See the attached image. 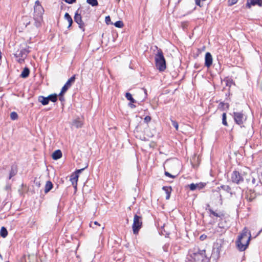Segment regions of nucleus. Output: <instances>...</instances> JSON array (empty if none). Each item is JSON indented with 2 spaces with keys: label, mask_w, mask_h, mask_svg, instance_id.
<instances>
[{
  "label": "nucleus",
  "mask_w": 262,
  "mask_h": 262,
  "mask_svg": "<svg viewBox=\"0 0 262 262\" xmlns=\"http://www.w3.org/2000/svg\"><path fill=\"white\" fill-rule=\"evenodd\" d=\"M251 237V235L250 232H249L246 227H245L241 233L238 235L237 239L236 241V246L240 251H244L247 249Z\"/></svg>",
  "instance_id": "obj_1"
},
{
  "label": "nucleus",
  "mask_w": 262,
  "mask_h": 262,
  "mask_svg": "<svg viewBox=\"0 0 262 262\" xmlns=\"http://www.w3.org/2000/svg\"><path fill=\"white\" fill-rule=\"evenodd\" d=\"M192 262H209L210 258L207 256L205 250H200L195 247L189 251Z\"/></svg>",
  "instance_id": "obj_2"
},
{
  "label": "nucleus",
  "mask_w": 262,
  "mask_h": 262,
  "mask_svg": "<svg viewBox=\"0 0 262 262\" xmlns=\"http://www.w3.org/2000/svg\"><path fill=\"white\" fill-rule=\"evenodd\" d=\"M155 64L160 72H163L166 68V60L161 49L158 50L155 56Z\"/></svg>",
  "instance_id": "obj_3"
},
{
  "label": "nucleus",
  "mask_w": 262,
  "mask_h": 262,
  "mask_svg": "<svg viewBox=\"0 0 262 262\" xmlns=\"http://www.w3.org/2000/svg\"><path fill=\"white\" fill-rule=\"evenodd\" d=\"M142 226V217L135 214L134 217V222L132 226L134 234H138Z\"/></svg>",
  "instance_id": "obj_4"
},
{
  "label": "nucleus",
  "mask_w": 262,
  "mask_h": 262,
  "mask_svg": "<svg viewBox=\"0 0 262 262\" xmlns=\"http://www.w3.org/2000/svg\"><path fill=\"white\" fill-rule=\"evenodd\" d=\"M30 52L29 47L28 48L23 49L20 51H17L14 54L15 57L17 58V61L22 63L27 57L28 54Z\"/></svg>",
  "instance_id": "obj_5"
},
{
  "label": "nucleus",
  "mask_w": 262,
  "mask_h": 262,
  "mask_svg": "<svg viewBox=\"0 0 262 262\" xmlns=\"http://www.w3.org/2000/svg\"><path fill=\"white\" fill-rule=\"evenodd\" d=\"M231 180L232 183L236 184H239L244 181L243 175L237 170H234L232 172Z\"/></svg>",
  "instance_id": "obj_6"
},
{
  "label": "nucleus",
  "mask_w": 262,
  "mask_h": 262,
  "mask_svg": "<svg viewBox=\"0 0 262 262\" xmlns=\"http://www.w3.org/2000/svg\"><path fill=\"white\" fill-rule=\"evenodd\" d=\"M233 117L235 122L239 125L243 124L244 122L246 120V117L243 112H233Z\"/></svg>",
  "instance_id": "obj_7"
},
{
  "label": "nucleus",
  "mask_w": 262,
  "mask_h": 262,
  "mask_svg": "<svg viewBox=\"0 0 262 262\" xmlns=\"http://www.w3.org/2000/svg\"><path fill=\"white\" fill-rule=\"evenodd\" d=\"M79 9L77 10L74 16V21L77 23L79 28H80L83 31H84L85 24L82 20L81 16L80 14L78 13Z\"/></svg>",
  "instance_id": "obj_8"
},
{
  "label": "nucleus",
  "mask_w": 262,
  "mask_h": 262,
  "mask_svg": "<svg viewBox=\"0 0 262 262\" xmlns=\"http://www.w3.org/2000/svg\"><path fill=\"white\" fill-rule=\"evenodd\" d=\"M75 75H73L70 79H69L67 82L65 83V84L62 88V91H67L69 88H70L72 84L75 82Z\"/></svg>",
  "instance_id": "obj_9"
},
{
  "label": "nucleus",
  "mask_w": 262,
  "mask_h": 262,
  "mask_svg": "<svg viewBox=\"0 0 262 262\" xmlns=\"http://www.w3.org/2000/svg\"><path fill=\"white\" fill-rule=\"evenodd\" d=\"M258 5L259 7L262 6V0H247L246 7L250 9L252 6Z\"/></svg>",
  "instance_id": "obj_10"
},
{
  "label": "nucleus",
  "mask_w": 262,
  "mask_h": 262,
  "mask_svg": "<svg viewBox=\"0 0 262 262\" xmlns=\"http://www.w3.org/2000/svg\"><path fill=\"white\" fill-rule=\"evenodd\" d=\"M206 185V184L205 183H199L196 184L191 183L189 185V187L190 190L194 191L196 189L200 190L203 188Z\"/></svg>",
  "instance_id": "obj_11"
},
{
  "label": "nucleus",
  "mask_w": 262,
  "mask_h": 262,
  "mask_svg": "<svg viewBox=\"0 0 262 262\" xmlns=\"http://www.w3.org/2000/svg\"><path fill=\"white\" fill-rule=\"evenodd\" d=\"M212 57L210 53L207 52L205 57V66L209 68L212 64Z\"/></svg>",
  "instance_id": "obj_12"
},
{
  "label": "nucleus",
  "mask_w": 262,
  "mask_h": 262,
  "mask_svg": "<svg viewBox=\"0 0 262 262\" xmlns=\"http://www.w3.org/2000/svg\"><path fill=\"white\" fill-rule=\"evenodd\" d=\"M18 172L17 166L16 164H13L11 166V169L9 171V177L8 178V180L11 179L14 176H15Z\"/></svg>",
  "instance_id": "obj_13"
},
{
  "label": "nucleus",
  "mask_w": 262,
  "mask_h": 262,
  "mask_svg": "<svg viewBox=\"0 0 262 262\" xmlns=\"http://www.w3.org/2000/svg\"><path fill=\"white\" fill-rule=\"evenodd\" d=\"M44 10L42 6H34V15L42 16Z\"/></svg>",
  "instance_id": "obj_14"
},
{
  "label": "nucleus",
  "mask_w": 262,
  "mask_h": 262,
  "mask_svg": "<svg viewBox=\"0 0 262 262\" xmlns=\"http://www.w3.org/2000/svg\"><path fill=\"white\" fill-rule=\"evenodd\" d=\"M206 210H208V211L210 212V214H212L213 215V216H216V217H222L224 216V214L223 213H217L216 212H215V211H214L211 208H210V205L209 204H207L206 205Z\"/></svg>",
  "instance_id": "obj_15"
},
{
  "label": "nucleus",
  "mask_w": 262,
  "mask_h": 262,
  "mask_svg": "<svg viewBox=\"0 0 262 262\" xmlns=\"http://www.w3.org/2000/svg\"><path fill=\"white\" fill-rule=\"evenodd\" d=\"M33 18L34 20V26L36 28L41 27L42 22V16L34 15Z\"/></svg>",
  "instance_id": "obj_16"
},
{
  "label": "nucleus",
  "mask_w": 262,
  "mask_h": 262,
  "mask_svg": "<svg viewBox=\"0 0 262 262\" xmlns=\"http://www.w3.org/2000/svg\"><path fill=\"white\" fill-rule=\"evenodd\" d=\"M78 175L77 173H73L70 177V181L75 188L77 187Z\"/></svg>",
  "instance_id": "obj_17"
},
{
  "label": "nucleus",
  "mask_w": 262,
  "mask_h": 262,
  "mask_svg": "<svg viewBox=\"0 0 262 262\" xmlns=\"http://www.w3.org/2000/svg\"><path fill=\"white\" fill-rule=\"evenodd\" d=\"M83 125L82 122L79 119H76L73 121L72 126L77 128H80Z\"/></svg>",
  "instance_id": "obj_18"
},
{
  "label": "nucleus",
  "mask_w": 262,
  "mask_h": 262,
  "mask_svg": "<svg viewBox=\"0 0 262 262\" xmlns=\"http://www.w3.org/2000/svg\"><path fill=\"white\" fill-rule=\"evenodd\" d=\"M162 189L165 192L166 194V199L168 200L170 196V193L172 190L171 187L163 186Z\"/></svg>",
  "instance_id": "obj_19"
},
{
  "label": "nucleus",
  "mask_w": 262,
  "mask_h": 262,
  "mask_svg": "<svg viewBox=\"0 0 262 262\" xmlns=\"http://www.w3.org/2000/svg\"><path fill=\"white\" fill-rule=\"evenodd\" d=\"M62 157V152L60 150H55L52 154V158L54 160H58Z\"/></svg>",
  "instance_id": "obj_20"
},
{
  "label": "nucleus",
  "mask_w": 262,
  "mask_h": 262,
  "mask_svg": "<svg viewBox=\"0 0 262 262\" xmlns=\"http://www.w3.org/2000/svg\"><path fill=\"white\" fill-rule=\"evenodd\" d=\"M38 101L43 105H46L49 103L47 97H44L43 96H39L38 98Z\"/></svg>",
  "instance_id": "obj_21"
},
{
  "label": "nucleus",
  "mask_w": 262,
  "mask_h": 262,
  "mask_svg": "<svg viewBox=\"0 0 262 262\" xmlns=\"http://www.w3.org/2000/svg\"><path fill=\"white\" fill-rule=\"evenodd\" d=\"M53 187L52 183L50 181H47L45 187V192L46 193L49 192L53 188Z\"/></svg>",
  "instance_id": "obj_22"
},
{
  "label": "nucleus",
  "mask_w": 262,
  "mask_h": 262,
  "mask_svg": "<svg viewBox=\"0 0 262 262\" xmlns=\"http://www.w3.org/2000/svg\"><path fill=\"white\" fill-rule=\"evenodd\" d=\"M58 95L56 94H53L49 95L47 98L48 99V101H51L52 102H55L57 101L58 99Z\"/></svg>",
  "instance_id": "obj_23"
},
{
  "label": "nucleus",
  "mask_w": 262,
  "mask_h": 262,
  "mask_svg": "<svg viewBox=\"0 0 262 262\" xmlns=\"http://www.w3.org/2000/svg\"><path fill=\"white\" fill-rule=\"evenodd\" d=\"M64 18L65 19L67 20V21L69 23V26L68 28H69L73 23V19L70 15L68 13H66V14H64Z\"/></svg>",
  "instance_id": "obj_24"
},
{
  "label": "nucleus",
  "mask_w": 262,
  "mask_h": 262,
  "mask_svg": "<svg viewBox=\"0 0 262 262\" xmlns=\"http://www.w3.org/2000/svg\"><path fill=\"white\" fill-rule=\"evenodd\" d=\"M30 73V70L29 68L26 67L24 69L23 71H22L20 76L23 78H27L28 77Z\"/></svg>",
  "instance_id": "obj_25"
},
{
  "label": "nucleus",
  "mask_w": 262,
  "mask_h": 262,
  "mask_svg": "<svg viewBox=\"0 0 262 262\" xmlns=\"http://www.w3.org/2000/svg\"><path fill=\"white\" fill-rule=\"evenodd\" d=\"M217 188L219 190H220V189H222L223 190L226 191L227 192L231 193V188L229 185H222L220 186V187H218Z\"/></svg>",
  "instance_id": "obj_26"
},
{
  "label": "nucleus",
  "mask_w": 262,
  "mask_h": 262,
  "mask_svg": "<svg viewBox=\"0 0 262 262\" xmlns=\"http://www.w3.org/2000/svg\"><path fill=\"white\" fill-rule=\"evenodd\" d=\"M8 234L7 229L5 227H2L0 230V235L3 238H5L7 236Z\"/></svg>",
  "instance_id": "obj_27"
},
{
  "label": "nucleus",
  "mask_w": 262,
  "mask_h": 262,
  "mask_svg": "<svg viewBox=\"0 0 262 262\" xmlns=\"http://www.w3.org/2000/svg\"><path fill=\"white\" fill-rule=\"evenodd\" d=\"M125 97L131 103H135V102H136V100L134 99L133 98L132 94L130 93H126V94H125Z\"/></svg>",
  "instance_id": "obj_28"
},
{
  "label": "nucleus",
  "mask_w": 262,
  "mask_h": 262,
  "mask_svg": "<svg viewBox=\"0 0 262 262\" xmlns=\"http://www.w3.org/2000/svg\"><path fill=\"white\" fill-rule=\"evenodd\" d=\"M4 190L8 193L10 192L11 191V184L8 181L6 182V185L4 187Z\"/></svg>",
  "instance_id": "obj_29"
},
{
  "label": "nucleus",
  "mask_w": 262,
  "mask_h": 262,
  "mask_svg": "<svg viewBox=\"0 0 262 262\" xmlns=\"http://www.w3.org/2000/svg\"><path fill=\"white\" fill-rule=\"evenodd\" d=\"M86 2L93 7L97 6L98 5L97 0H86Z\"/></svg>",
  "instance_id": "obj_30"
},
{
  "label": "nucleus",
  "mask_w": 262,
  "mask_h": 262,
  "mask_svg": "<svg viewBox=\"0 0 262 262\" xmlns=\"http://www.w3.org/2000/svg\"><path fill=\"white\" fill-rule=\"evenodd\" d=\"M222 123L225 126H228V123L226 120V114L224 113L222 115Z\"/></svg>",
  "instance_id": "obj_31"
},
{
  "label": "nucleus",
  "mask_w": 262,
  "mask_h": 262,
  "mask_svg": "<svg viewBox=\"0 0 262 262\" xmlns=\"http://www.w3.org/2000/svg\"><path fill=\"white\" fill-rule=\"evenodd\" d=\"M213 256H215L218 257L220 255V250L219 248H217L216 249L214 248L212 251Z\"/></svg>",
  "instance_id": "obj_32"
},
{
  "label": "nucleus",
  "mask_w": 262,
  "mask_h": 262,
  "mask_svg": "<svg viewBox=\"0 0 262 262\" xmlns=\"http://www.w3.org/2000/svg\"><path fill=\"white\" fill-rule=\"evenodd\" d=\"M114 25L116 27L121 28L123 26V23L122 21L118 20L115 23Z\"/></svg>",
  "instance_id": "obj_33"
},
{
  "label": "nucleus",
  "mask_w": 262,
  "mask_h": 262,
  "mask_svg": "<svg viewBox=\"0 0 262 262\" xmlns=\"http://www.w3.org/2000/svg\"><path fill=\"white\" fill-rule=\"evenodd\" d=\"M172 125L174 126V127L176 128L177 130H178L179 129V124L178 122H177L175 120H173L171 119H170Z\"/></svg>",
  "instance_id": "obj_34"
},
{
  "label": "nucleus",
  "mask_w": 262,
  "mask_h": 262,
  "mask_svg": "<svg viewBox=\"0 0 262 262\" xmlns=\"http://www.w3.org/2000/svg\"><path fill=\"white\" fill-rule=\"evenodd\" d=\"M10 118L12 120H15L17 119L18 115L16 112H13L10 114Z\"/></svg>",
  "instance_id": "obj_35"
},
{
  "label": "nucleus",
  "mask_w": 262,
  "mask_h": 262,
  "mask_svg": "<svg viewBox=\"0 0 262 262\" xmlns=\"http://www.w3.org/2000/svg\"><path fill=\"white\" fill-rule=\"evenodd\" d=\"M238 0H228V6H231L237 3Z\"/></svg>",
  "instance_id": "obj_36"
},
{
  "label": "nucleus",
  "mask_w": 262,
  "mask_h": 262,
  "mask_svg": "<svg viewBox=\"0 0 262 262\" xmlns=\"http://www.w3.org/2000/svg\"><path fill=\"white\" fill-rule=\"evenodd\" d=\"M105 21L107 25L111 24V17H110V16H107L105 17Z\"/></svg>",
  "instance_id": "obj_37"
},
{
  "label": "nucleus",
  "mask_w": 262,
  "mask_h": 262,
  "mask_svg": "<svg viewBox=\"0 0 262 262\" xmlns=\"http://www.w3.org/2000/svg\"><path fill=\"white\" fill-rule=\"evenodd\" d=\"M233 82L232 80L228 79L226 80V85L228 86H231V85L233 84Z\"/></svg>",
  "instance_id": "obj_38"
},
{
  "label": "nucleus",
  "mask_w": 262,
  "mask_h": 262,
  "mask_svg": "<svg viewBox=\"0 0 262 262\" xmlns=\"http://www.w3.org/2000/svg\"><path fill=\"white\" fill-rule=\"evenodd\" d=\"M165 175L171 178H175L176 177V176L172 175L167 171H165Z\"/></svg>",
  "instance_id": "obj_39"
},
{
  "label": "nucleus",
  "mask_w": 262,
  "mask_h": 262,
  "mask_svg": "<svg viewBox=\"0 0 262 262\" xmlns=\"http://www.w3.org/2000/svg\"><path fill=\"white\" fill-rule=\"evenodd\" d=\"M144 122L146 123H148L151 120V117L149 116H147L144 118Z\"/></svg>",
  "instance_id": "obj_40"
},
{
  "label": "nucleus",
  "mask_w": 262,
  "mask_h": 262,
  "mask_svg": "<svg viewBox=\"0 0 262 262\" xmlns=\"http://www.w3.org/2000/svg\"><path fill=\"white\" fill-rule=\"evenodd\" d=\"M220 104L222 105V106H225L227 108H228L229 107V104L228 103H224L223 102H221Z\"/></svg>",
  "instance_id": "obj_41"
},
{
  "label": "nucleus",
  "mask_w": 262,
  "mask_h": 262,
  "mask_svg": "<svg viewBox=\"0 0 262 262\" xmlns=\"http://www.w3.org/2000/svg\"><path fill=\"white\" fill-rule=\"evenodd\" d=\"M64 1L68 4H73L76 2V0H64Z\"/></svg>",
  "instance_id": "obj_42"
},
{
  "label": "nucleus",
  "mask_w": 262,
  "mask_h": 262,
  "mask_svg": "<svg viewBox=\"0 0 262 262\" xmlns=\"http://www.w3.org/2000/svg\"><path fill=\"white\" fill-rule=\"evenodd\" d=\"M67 91H63L62 88L61 89L60 93L58 95L59 97H62L64 93H65Z\"/></svg>",
  "instance_id": "obj_43"
},
{
  "label": "nucleus",
  "mask_w": 262,
  "mask_h": 262,
  "mask_svg": "<svg viewBox=\"0 0 262 262\" xmlns=\"http://www.w3.org/2000/svg\"><path fill=\"white\" fill-rule=\"evenodd\" d=\"M84 169V168H82V169H78L77 170L75 173H77L78 175V173H80L82 170H83Z\"/></svg>",
  "instance_id": "obj_44"
},
{
  "label": "nucleus",
  "mask_w": 262,
  "mask_h": 262,
  "mask_svg": "<svg viewBox=\"0 0 262 262\" xmlns=\"http://www.w3.org/2000/svg\"><path fill=\"white\" fill-rule=\"evenodd\" d=\"M129 106L131 107V108H135L136 107V106L133 104H132V103L130 102L129 103Z\"/></svg>",
  "instance_id": "obj_45"
},
{
  "label": "nucleus",
  "mask_w": 262,
  "mask_h": 262,
  "mask_svg": "<svg viewBox=\"0 0 262 262\" xmlns=\"http://www.w3.org/2000/svg\"><path fill=\"white\" fill-rule=\"evenodd\" d=\"M35 6H41L39 1H36L35 3Z\"/></svg>",
  "instance_id": "obj_46"
},
{
  "label": "nucleus",
  "mask_w": 262,
  "mask_h": 262,
  "mask_svg": "<svg viewBox=\"0 0 262 262\" xmlns=\"http://www.w3.org/2000/svg\"><path fill=\"white\" fill-rule=\"evenodd\" d=\"M59 100H60V101H61V102L64 101V100H65V99H64V97H63V96H62V97H59Z\"/></svg>",
  "instance_id": "obj_47"
},
{
  "label": "nucleus",
  "mask_w": 262,
  "mask_h": 262,
  "mask_svg": "<svg viewBox=\"0 0 262 262\" xmlns=\"http://www.w3.org/2000/svg\"><path fill=\"white\" fill-rule=\"evenodd\" d=\"M93 224L95 225H97V226H100V225L99 224L98 222H97V221H95Z\"/></svg>",
  "instance_id": "obj_48"
},
{
  "label": "nucleus",
  "mask_w": 262,
  "mask_h": 262,
  "mask_svg": "<svg viewBox=\"0 0 262 262\" xmlns=\"http://www.w3.org/2000/svg\"><path fill=\"white\" fill-rule=\"evenodd\" d=\"M204 238H205V237H204L203 235H201V236H200V239H201V240H203V239H204Z\"/></svg>",
  "instance_id": "obj_49"
},
{
  "label": "nucleus",
  "mask_w": 262,
  "mask_h": 262,
  "mask_svg": "<svg viewBox=\"0 0 262 262\" xmlns=\"http://www.w3.org/2000/svg\"><path fill=\"white\" fill-rule=\"evenodd\" d=\"M30 22L29 21L28 23H27L26 24V27H27L30 24Z\"/></svg>",
  "instance_id": "obj_50"
},
{
  "label": "nucleus",
  "mask_w": 262,
  "mask_h": 262,
  "mask_svg": "<svg viewBox=\"0 0 262 262\" xmlns=\"http://www.w3.org/2000/svg\"><path fill=\"white\" fill-rule=\"evenodd\" d=\"M92 224H93V223H92V222H91V223H90V227H92V228H94V226H93Z\"/></svg>",
  "instance_id": "obj_51"
},
{
  "label": "nucleus",
  "mask_w": 262,
  "mask_h": 262,
  "mask_svg": "<svg viewBox=\"0 0 262 262\" xmlns=\"http://www.w3.org/2000/svg\"><path fill=\"white\" fill-rule=\"evenodd\" d=\"M144 93H145V95H147V91H146V89H144Z\"/></svg>",
  "instance_id": "obj_52"
},
{
  "label": "nucleus",
  "mask_w": 262,
  "mask_h": 262,
  "mask_svg": "<svg viewBox=\"0 0 262 262\" xmlns=\"http://www.w3.org/2000/svg\"><path fill=\"white\" fill-rule=\"evenodd\" d=\"M0 258H1V259H3V256H2V255H1V253H0Z\"/></svg>",
  "instance_id": "obj_53"
},
{
  "label": "nucleus",
  "mask_w": 262,
  "mask_h": 262,
  "mask_svg": "<svg viewBox=\"0 0 262 262\" xmlns=\"http://www.w3.org/2000/svg\"><path fill=\"white\" fill-rule=\"evenodd\" d=\"M5 262H9V261H6Z\"/></svg>",
  "instance_id": "obj_54"
}]
</instances>
